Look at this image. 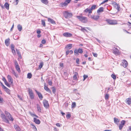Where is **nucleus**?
<instances>
[{
    "label": "nucleus",
    "mask_w": 131,
    "mask_h": 131,
    "mask_svg": "<svg viewBox=\"0 0 131 131\" xmlns=\"http://www.w3.org/2000/svg\"><path fill=\"white\" fill-rule=\"evenodd\" d=\"M99 17V16H94L93 17V18L95 20H97L98 19Z\"/></svg>",
    "instance_id": "obj_39"
},
{
    "label": "nucleus",
    "mask_w": 131,
    "mask_h": 131,
    "mask_svg": "<svg viewBox=\"0 0 131 131\" xmlns=\"http://www.w3.org/2000/svg\"><path fill=\"white\" fill-rule=\"evenodd\" d=\"M76 63L78 64H80L79 59V58L77 59L76 60Z\"/></svg>",
    "instance_id": "obj_49"
},
{
    "label": "nucleus",
    "mask_w": 131,
    "mask_h": 131,
    "mask_svg": "<svg viewBox=\"0 0 131 131\" xmlns=\"http://www.w3.org/2000/svg\"><path fill=\"white\" fill-rule=\"evenodd\" d=\"M27 78L29 79H30L31 78L32 75L30 73H29L27 74Z\"/></svg>",
    "instance_id": "obj_36"
},
{
    "label": "nucleus",
    "mask_w": 131,
    "mask_h": 131,
    "mask_svg": "<svg viewBox=\"0 0 131 131\" xmlns=\"http://www.w3.org/2000/svg\"><path fill=\"white\" fill-rule=\"evenodd\" d=\"M46 41L44 39L43 40L41 41L42 43L43 44H45V43Z\"/></svg>",
    "instance_id": "obj_56"
},
{
    "label": "nucleus",
    "mask_w": 131,
    "mask_h": 131,
    "mask_svg": "<svg viewBox=\"0 0 131 131\" xmlns=\"http://www.w3.org/2000/svg\"><path fill=\"white\" fill-rule=\"evenodd\" d=\"M37 32L38 34H39L41 33V31L40 30H37Z\"/></svg>",
    "instance_id": "obj_62"
},
{
    "label": "nucleus",
    "mask_w": 131,
    "mask_h": 131,
    "mask_svg": "<svg viewBox=\"0 0 131 131\" xmlns=\"http://www.w3.org/2000/svg\"><path fill=\"white\" fill-rule=\"evenodd\" d=\"M92 54L93 55V56L95 57H97V53H94V52H93L92 53Z\"/></svg>",
    "instance_id": "obj_52"
},
{
    "label": "nucleus",
    "mask_w": 131,
    "mask_h": 131,
    "mask_svg": "<svg viewBox=\"0 0 131 131\" xmlns=\"http://www.w3.org/2000/svg\"><path fill=\"white\" fill-rule=\"evenodd\" d=\"M122 65L124 67H126L128 65L127 62L125 60H123L122 63Z\"/></svg>",
    "instance_id": "obj_11"
},
{
    "label": "nucleus",
    "mask_w": 131,
    "mask_h": 131,
    "mask_svg": "<svg viewBox=\"0 0 131 131\" xmlns=\"http://www.w3.org/2000/svg\"><path fill=\"white\" fill-rule=\"evenodd\" d=\"M78 51L79 53H81L83 52V50L81 48H79L78 50Z\"/></svg>",
    "instance_id": "obj_37"
},
{
    "label": "nucleus",
    "mask_w": 131,
    "mask_h": 131,
    "mask_svg": "<svg viewBox=\"0 0 131 131\" xmlns=\"http://www.w3.org/2000/svg\"><path fill=\"white\" fill-rule=\"evenodd\" d=\"M56 126L58 127H60V124L59 123H57L56 124Z\"/></svg>",
    "instance_id": "obj_60"
},
{
    "label": "nucleus",
    "mask_w": 131,
    "mask_h": 131,
    "mask_svg": "<svg viewBox=\"0 0 131 131\" xmlns=\"http://www.w3.org/2000/svg\"><path fill=\"white\" fill-rule=\"evenodd\" d=\"M126 103L129 105L131 104V98H128L126 99Z\"/></svg>",
    "instance_id": "obj_20"
},
{
    "label": "nucleus",
    "mask_w": 131,
    "mask_h": 131,
    "mask_svg": "<svg viewBox=\"0 0 131 131\" xmlns=\"http://www.w3.org/2000/svg\"><path fill=\"white\" fill-rule=\"evenodd\" d=\"M48 84L49 85H51L52 84V83L51 81H50L48 82Z\"/></svg>",
    "instance_id": "obj_57"
},
{
    "label": "nucleus",
    "mask_w": 131,
    "mask_h": 131,
    "mask_svg": "<svg viewBox=\"0 0 131 131\" xmlns=\"http://www.w3.org/2000/svg\"><path fill=\"white\" fill-rule=\"evenodd\" d=\"M78 73L77 72H75L73 76V79L74 80H77V76L78 75Z\"/></svg>",
    "instance_id": "obj_31"
},
{
    "label": "nucleus",
    "mask_w": 131,
    "mask_h": 131,
    "mask_svg": "<svg viewBox=\"0 0 131 131\" xmlns=\"http://www.w3.org/2000/svg\"><path fill=\"white\" fill-rule=\"evenodd\" d=\"M35 91L37 93V94L38 95L39 98L41 100H42L43 98V96L42 94L40 93L37 91L36 90H35Z\"/></svg>",
    "instance_id": "obj_12"
},
{
    "label": "nucleus",
    "mask_w": 131,
    "mask_h": 131,
    "mask_svg": "<svg viewBox=\"0 0 131 131\" xmlns=\"http://www.w3.org/2000/svg\"><path fill=\"white\" fill-rule=\"evenodd\" d=\"M123 126H124L123 125H121V124H120L119 126V129L120 130H121L122 129Z\"/></svg>",
    "instance_id": "obj_43"
},
{
    "label": "nucleus",
    "mask_w": 131,
    "mask_h": 131,
    "mask_svg": "<svg viewBox=\"0 0 131 131\" xmlns=\"http://www.w3.org/2000/svg\"><path fill=\"white\" fill-rule=\"evenodd\" d=\"M43 103L45 107L47 108L49 107V105L47 101L46 100H44L43 101Z\"/></svg>",
    "instance_id": "obj_7"
},
{
    "label": "nucleus",
    "mask_w": 131,
    "mask_h": 131,
    "mask_svg": "<svg viewBox=\"0 0 131 131\" xmlns=\"http://www.w3.org/2000/svg\"><path fill=\"white\" fill-rule=\"evenodd\" d=\"M127 131H131V126H129L128 129H127Z\"/></svg>",
    "instance_id": "obj_59"
},
{
    "label": "nucleus",
    "mask_w": 131,
    "mask_h": 131,
    "mask_svg": "<svg viewBox=\"0 0 131 131\" xmlns=\"http://www.w3.org/2000/svg\"><path fill=\"white\" fill-rule=\"evenodd\" d=\"M68 103H65L64 104V105L66 107H67L68 106Z\"/></svg>",
    "instance_id": "obj_55"
},
{
    "label": "nucleus",
    "mask_w": 131,
    "mask_h": 131,
    "mask_svg": "<svg viewBox=\"0 0 131 131\" xmlns=\"http://www.w3.org/2000/svg\"><path fill=\"white\" fill-rule=\"evenodd\" d=\"M11 48L12 50V52L13 54L14 55L16 54L15 51L14 49V46L12 44L11 45Z\"/></svg>",
    "instance_id": "obj_13"
},
{
    "label": "nucleus",
    "mask_w": 131,
    "mask_h": 131,
    "mask_svg": "<svg viewBox=\"0 0 131 131\" xmlns=\"http://www.w3.org/2000/svg\"><path fill=\"white\" fill-rule=\"evenodd\" d=\"M74 53L75 55L78 54V50L76 49H75L74 51Z\"/></svg>",
    "instance_id": "obj_41"
},
{
    "label": "nucleus",
    "mask_w": 131,
    "mask_h": 131,
    "mask_svg": "<svg viewBox=\"0 0 131 131\" xmlns=\"http://www.w3.org/2000/svg\"><path fill=\"white\" fill-rule=\"evenodd\" d=\"M41 25H42L44 27H45L46 26V24L45 20L42 19L41 20Z\"/></svg>",
    "instance_id": "obj_33"
},
{
    "label": "nucleus",
    "mask_w": 131,
    "mask_h": 131,
    "mask_svg": "<svg viewBox=\"0 0 131 131\" xmlns=\"http://www.w3.org/2000/svg\"><path fill=\"white\" fill-rule=\"evenodd\" d=\"M76 104L75 102H73L72 103L71 107L72 108H74L75 107Z\"/></svg>",
    "instance_id": "obj_40"
},
{
    "label": "nucleus",
    "mask_w": 131,
    "mask_h": 131,
    "mask_svg": "<svg viewBox=\"0 0 131 131\" xmlns=\"http://www.w3.org/2000/svg\"><path fill=\"white\" fill-rule=\"evenodd\" d=\"M72 45L71 44H69L67 45L66 48L68 49H71L72 47Z\"/></svg>",
    "instance_id": "obj_29"
},
{
    "label": "nucleus",
    "mask_w": 131,
    "mask_h": 131,
    "mask_svg": "<svg viewBox=\"0 0 131 131\" xmlns=\"http://www.w3.org/2000/svg\"><path fill=\"white\" fill-rule=\"evenodd\" d=\"M41 1L42 3L45 5H47L48 3V0H41Z\"/></svg>",
    "instance_id": "obj_25"
},
{
    "label": "nucleus",
    "mask_w": 131,
    "mask_h": 131,
    "mask_svg": "<svg viewBox=\"0 0 131 131\" xmlns=\"http://www.w3.org/2000/svg\"><path fill=\"white\" fill-rule=\"evenodd\" d=\"M106 21L108 24L111 25H115L117 24V21L116 20L108 19L106 20Z\"/></svg>",
    "instance_id": "obj_2"
},
{
    "label": "nucleus",
    "mask_w": 131,
    "mask_h": 131,
    "mask_svg": "<svg viewBox=\"0 0 131 131\" xmlns=\"http://www.w3.org/2000/svg\"><path fill=\"white\" fill-rule=\"evenodd\" d=\"M84 12L85 14L87 13L88 12L89 14L90 13V8H86L84 10Z\"/></svg>",
    "instance_id": "obj_22"
},
{
    "label": "nucleus",
    "mask_w": 131,
    "mask_h": 131,
    "mask_svg": "<svg viewBox=\"0 0 131 131\" xmlns=\"http://www.w3.org/2000/svg\"><path fill=\"white\" fill-rule=\"evenodd\" d=\"M16 69L19 73L20 72V70L19 65L15 66Z\"/></svg>",
    "instance_id": "obj_30"
},
{
    "label": "nucleus",
    "mask_w": 131,
    "mask_h": 131,
    "mask_svg": "<svg viewBox=\"0 0 131 131\" xmlns=\"http://www.w3.org/2000/svg\"><path fill=\"white\" fill-rule=\"evenodd\" d=\"M11 72L16 77H18V75L16 73L14 70H13L12 69V71Z\"/></svg>",
    "instance_id": "obj_28"
},
{
    "label": "nucleus",
    "mask_w": 131,
    "mask_h": 131,
    "mask_svg": "<svg viewBox=\"0 0 131 131\" xmlns=\"http://www.w3.org/2000/svg\"><path fill=\"white\" fill-rule=\"evenodd\" d=\"M1 116L5 122L8 123H9V122L8 120L6 117V116L3 113H2L1 114Z\"/></svg>",
    "instance_id": "obj_5"
},
{
    "label": "nucleus",
    "mask_w": 131,
    "mask_h": 131,
    "mask_svg": "<svg viewBox=\"0 0 131 131\" xmlns=\"http://www.w3.org/2000/svg\"><path fill=\"white\" fill-rule=\"evenodd\" d=\"M111 77L114 80L116 79V76L114 74H112L111 75Z\"/></svg>",
    "instance_id": "obj_42"
},
{
    "label": "nucleus",
    "mask_w": 131,
    "mask_h": 131,
    "mask_svg": "<svg viewBox=\"0 0 131 131\" xmlns=\"http://www.w3.org/2000/svg\"><path fill=\"white\" fill-rule=\"evenodd\" d=\"M63 36L67 37H71L72 35L71 33L68 32H65L63 34Z\"/></svg>",
    "instance_id": "obj_8"
},
{
    "label": "nucleus",
    "mask_w": 131,
    "mask_h": 131,
    "mask_svg": "<svg viewBox=\"0 0 131 131\" xmlns=\"http://www.w3.org/2000/svg\"><path fill=\"white\" fill-rule=\"evenodd\" d=\"M64 75L66 77H68V74L66 72H64Z\"/></svg>",
    "instance_id": "obj_58"
},
{
    "label": "nucleus",
    "mask_w": 131,
    "mask_h": 131,
    "mask_svg": "<svg viewBox=\"0 0 131 131\" xmlns=\"http://www.w3.org/2000/svg\"><path fill=\"white\" fill-rule=\"evenodd\" d=\"M14 127L17 131H21V129L20 128L18 125L16 124L14 125Z\"/></svg>",
    "instance_id": "obj_16"
},
{
    "label": "nucleus",
    "mask_w": 131,
    "mask_h": 131,
    "mask_svg": "<svg viewBox=\"0 0 131 131\" xmlns=\"http://www.w3.org/2000/svg\"><path fill=\"white\" fill-rule=\"evenodd\" d=\"M109 97V95L108 94H106L105 96V100H107Z\"/></svg>",
    "instance_id": "obj_45"
},
{
    "label": "nucleus",
    "mask_w": 131,
    "mask_h": 131,
    "mask_svg": "<svg viewBox=\"0 0 131 131\" xmlns=\"http://www.w3.org/2000/svg\"><path fill=\"white\" fill-rule=\"evenodd\" d=\"M37 110L38 111L41 112V109L40 106L38 104H37Z\"/></svg>",
    "instance_id": "obj_27"
},
{
    "label": "nucleus",
    "mask_w": 131,
    "mask_h": 131,
    "mask_svg": "<svg viewBox=\"0 0 131 131\" xmlns=\"http://www.w3.org/2000/svg\"><path fill=\"white\" fill-rule=\"evenodd\" d=\"M114 123L118 125L119 123V120L117 118H114Z\"/></svg>",
    "instance_id": "obj_18"
},
{
    "label": "nucleus",
    "mask_w": 131,
    "mask_h": 131,
    "mask_svg": "<svg viewBox=\"0 0 131 131\" xmlns=\"http://www.w3.org/2000/svg\"><path fill=\"white\" fill-rule=\"evenodd\" d=\"M64 16L66 18H68L71 17L72 16V13H69L67 11H65L63 13Z\"/></svg>",
    "instance_id": "obj_3"
},
{
    "label": "nucleus",
    "mask_w": 131,
    "mask_h": 131,
    "mask_svg": "<svg viewBox=\"0 0 131 131\" xmlns=\"http://www.w3.org/2000/svg\"><path fill=\"white\" fill-rule=\"evenodd\" d=\"M125 121L124 120H122L120 124H121V125H122L124 126L125 124Z\"/></svg>",
    "instance_id": "obj_38"
},
{
    "label": "nucleus",
    "mask_w": 131,
    "mask_h": 131,
    "mask_svg": "<svg viewBox=\"0 0 131 131\" xmlns=\"http://www.w3.org/2000/svg\"><path fill=\"white\" fill-rule=\"evenodd\" d=\"M34 122L36 124H39L40 123V121L39 119H37L36 117L34 118Z\"/></svg>",
    "instance_id": "obj_14"
},
{
    "label": "nucleus",
    "mask_w": 131,
    "mask_h": 131,
    "mask_svg": "<svg viewBox=\"0 0 131 131\" xmlns=\"http://www.w3.org/2000/svg\"><path fill=\"white\" fill-rule=\"evenodd\" d=\"M30 98L33 99L34 98V94L32 90L30 89H29L28 90Z\"/></svg>",
    "instance_id": "obj_6"
},
{
    "label": "nucleus",
    "mask_w": 131,
    "mask_h": 131,
    "mask_svg": "<svg viewBox=\"0 0 131 131\" xmlns=\"http://www.w3.org/2000/svg\"><path fill=\"white\" fill-rule=\"evenodd\" d=\"M10 39L9 38L5 40V45L8 46L9 44Z\"/></svg>",
    "instance_id": "obj_15"
},
{
    "label": "nucleus",
    "mask_w": 131,
    "mask_h": 131,
    "mask_svg": "<svg viewBox=\"0 0 131 131\" xmlns=\"http://www.w3.org/2000/svg\"><path fill=\"white\" fill-rule=\"evenodd\" d=\"M14 64H15V66L18 65L16 60H14Z\"/></svg>",
    "instance_id": "obj_48"
},
{
    "label": "nucleus",
    "mask_w": 131,
    "mask_h": 131,
    "mask_svg": "<svg viewBox=\"0 0 131 131\" xmlns=\"http://www.w3.org/2000/svg\"><path fill=\"white\" fill-rule=\"evenodd\" d=\"M68 4L66 2V1L64 3H63L62 4V5L63 6H66Z\"/></svg>",
    "instance_id": "obj_51"
},
{
    "label": "nucleus",
    "mask_w": 131,
    "mask_h": 131,
    "mask_svg": "<svg viewBox=\"0 0 131 131\" xmlns=\"http://www.w3.org/2000/svg\"><path fill=\"white\" fill-rule=\"evenodd\" d=\"M5 83V84L7 86H8V87H10V85H9V84L8 83V82H7V81H5V82H4Z\"/></svg>",
    "instance_id": "obj_44"
},
{
    "label": "nucleus",
    "mask_w": 131,
    "mask_h": 131,
    "mask_svg": "<svg viewBox=\"0 0 131 131\" xmlns=\"http://www.w3.org/2000/svg\"><path fill=\"white\" fill-rule=\"evenodd\" d=\"M69 53H70L69 50H67L66 51V55H68Z\"/></svg>",
    "instance_id": "obj_61"
},
{
    "label": "nucleus",
    "mask_w": 131,
    "mask_h": 131,
    "mask_svg": "<svg viewBox=\"0 0 131 131\" xmlns=\"http://www.w3.org/2000/svg\"><path fill=\"white\" fill-rule=\"evenodd\" d=\"M48 21L49 22L52 24H56L55 21L52 19L50 18H48Z\"/></svg>",
    "instance_id": "obj_10"
},
{
    "label": "nucleus",
    "mask_w": 131,
    "mask_h": 131,
    "mask_svg": "<svg viewBox=\"0 0 131 131\" xmlns=\"http://www.w3.org/2000/svg\"><path fill=\"white\" fill-rule=\"evenodd\" d=\"M96 8H97V6L96 5H92L91 8V13H92L91 11L94 10Z\"/></svg>",
    "instance_id": "obj_23"
},
{
    "label": "nucleus",
    "mask_w": 131,
    "mask_h": 131,
    "mask_svg": "<svg viewBox=\"0 0 131 131\" xmlns=\"http://www.w3.org/2000/svg\"><path fill=\"white\" fill-rule=\"evenodd\" d=\"M119 53L118 50L117 48H114L113 49V53L116 55L117 54Z\"/></svg>",
    "instance_id": "obj_19"
},
{
    "label": "nucleus",
    "mask_w": 131,
    "mask_h": 131,
    "mask_svg": "<svg viewBox=\"0 0 131 131\" xmlns=\"http://www.w3.org/2000/svg\"><path fill=\"white\" fill-rule=\"evenodd\" d=\"M2 80L4 81V82L6 81V80L5 77L3 78Z\"/></svg>",
    "instance_id": "obj_63"
},
{
    "label": "nucleus",
    "mask_w": 131,
    "mask_h": 131,
    "mask_svg": "<svg viewBox=\"0 0 131 131\" xmlns=\"http://www.w3.org/2000/svg\"><path fill=\"white\" fill-rule=\"evenodd\" d=\"M17 28L18 30L20 31H21L22 29V27L21 25L20 24H19L17 25Z\"/></svg>",
    "instance_id": "obj_26"
},
{
    "label": "nucleus",
    "mask_w": 131,
    "mask_h": 131,
    "mask_svg": "<svg viewBox=\"0 0 131 131\" xmlns=\"http://www.w3.org/2000/svg\"><path fill=\"white\" fill-rule=\"evenodd\" d=\"M104 8L103 7H100L97 11V13L100 14L101 12H102L103 11Z\"/></svg>",
    "instance_id": "obj_17"
},
{
    "label": "nucleus",
    "mask_w": 131,
    "mask_h": 131,
    "mask_svg": "<svg viewBox=\"0 0 131 131\" xmlns=\"http://www.w3.org/2000/svg\"><path fill=\"white\" fill-rule=\"evenodd\" d=\"M43 65V62H41L40 63V64L39 66V67L40 68H41Z\"/></svg>",
    "instance_id": "obj_35"
},
{
    "label": "nucleus",
    "mask_w": 131,
    "mask_h": 131,
    "mask_svg": "<svg viewBox=\"0 0 131 131\" xmlns=\"http://www.w3.org/2000/svg\"><path fill=\"white\" fill-rule=\"evenodd\" d=\"M16 52L17 54H18L19 56H21V54L19 50H18L16 49Z\"/></svg>",
    "instance_id": "obj_46"
},
{
    "label": "nucleus",
    "mask_w": 131,
    "mask_h": 131,
    "mask_svg": "<svg viewBox=\"0 0 131 131\" xmlns=\"http://www.w3.org/2000/svg\"><path fill=\"white\" fill-rule=\"evenodd\" d=\"M5 7L7 10L9 9V5L7 3H6L4 5Z\"/></svg>",
    "instance_id": "obj_24"
},
{
    "label": "nucleus",
    "mask_w": 131,
    "mask_h": 131,
    "mask_svg": "<svg viewBox=\"0 0 131 131\" xmlns=\"http://www.w3.org/2000/svg\"><path fill=\"white\" fill-rule=\"evenodd\" d=\"M44 89L47 91L51 93L50 89L46 85V84L45 83L44 84Z\"/></svg>",
    "instance_id": "obj_21"
},
{
    "label": "nucleus",
    "mask_w": 131,
    "mask_h": 131,
    "mask_svg": "<svg viewBox=\"0 0 131 131\" xmlns=\"http://www.w3.org/2000/svg\"><path fill=\"white\" fill-rule=\"evenodd\" d=\"M5 113L6 117L8 118L10 121H13V118L9 113L7 111H5Z\"/></svg>",
    "instance_id": "obj_4"
},
{
    "label": "nucleus",
    "mask_w": 131,
    "mask_h": 131,
    "mask_svg": "<svg viewBox=\"0 0 131 131\" xmlns=\"http://www.w3.org/2000/svg\"><path fill=\"white\" fill-rule=\"evenodd\" d=\"M7 77L9 83L10 84H12L13 83V79L11 76L8 75Z\"/></svg>",
    "instance_id": "obj_9"
},
{
    "label": "nucleus",
    "mask_w": 131,
    "mask_h": 131,
    "mask_svg": "<svg viewBox=\"0 0 131 131\" xmlns=\"http://www.w3.org/2000/svg\"><path fill=\"white\" fill-rule=\"evenodd\" d=\"M29 114L32 117L35 116V114H34L32 113L31 112H29Z\"/></svg>",
    "instance_id": "obj_47"
},
{
    "label": "nucleus",
    "mask_w": 131,
    "mask_h": 131,
    "mask_svg": "<svg viewBox=\"0 0 131 131\" xmlns=\"http://www.w3.org/2000/svg\"><path fill=\"white\" fill-rule=\"evenodd\" d=\"M88 77V76L87 75H83V81H84Z\"/></svg>",
    "instance_id": "obj_50"
},
{
    "label": "nucleus",
    "mask_w": 131,
    "mask_h": 131,
    "mask_svg": "<svg viewBox=\"0 0 131 131\" xmlns=\"http://www.w3.org/2000/svg\"><path fill=\"white\" fill-rule=\"evenodd\" d=\"M108 1V0H105L101 3V4H102L105 3L107 2Z\"/></svg>",
    "instance_id": "obj_54"
},
{
    "label": "nucleus",
    "mask_w": 131,
    "mask_h": 131,
    "mask_svg": "<svg viewBox=\"0 0 131 131\" xmlns=\"http://www.w3.org/2000/svg\"><path fill=\"white\" fill-rule=\"evenodd\" d=\"M71 117V115L70 114H68L66 115V117L67 118H70Z\"/></svg>",
    "instance_id": "obj_53"
},
{
    "label": "nucleus",
    "mask_w": 131,
    "mask_h": 131,
    "mask_svg": "<svg viewBox=\"0 0 131 131\" xmlns=\"http://www.w3.org/2000/svg\"><path fill=\"white\" fill-rule=\"evenodd\" d=\"M30 125H31V126H32V129L34 130L35 131H37V129L35 127V126L33 124L31 123L30 124Z\"/></svg>",
    "instance_id": "obj_32"
},
{
    "label": "nucleus",
    "mask_w": 131,
    "mask_h": 131,
    "mask_svg": "<svg viewBox=\"0 0 131 131\" xmlns=\"http://www.w3.org/2000/svg\"><path fill=\"white\" fill-rule=\"evenodd\" d=\"M76 17L80 21L84 23H86L87 21V18L82 15L77 16Z\"/></svg>",
    "instance_id": "obj_1"
},
{
    "label": "nucleus",
    "mask_w": 131,
    "mask_h": 131,
    "mask_svg": "<svg viewBox=\"0 0 131 131\" xmlns=\"http://www.w3.org/2000/svg\"><path fill=\"white\" fill-rule=\"evenodd\" d=\"M5 91L8 94H10V90L8 88H6L5 90Z\"/></svg>",
    "instance_id": "obj_34"
},
{
    "label": "nucleus",
    "mask_w": 131,
    "mask_h": 131,
    "mask_svg": "<svg viewBox=\"0 0 131 131\" xmlns=\"http://www.w3.org/2000/svg\"><path fill=\"white\" fill-rule=\"evenodd\" d=\"M56 90L55 89H52V92L53 93H54L56 92Z\"/></svg>",
    "instance_id": "obj_64"
}]
</instances>
